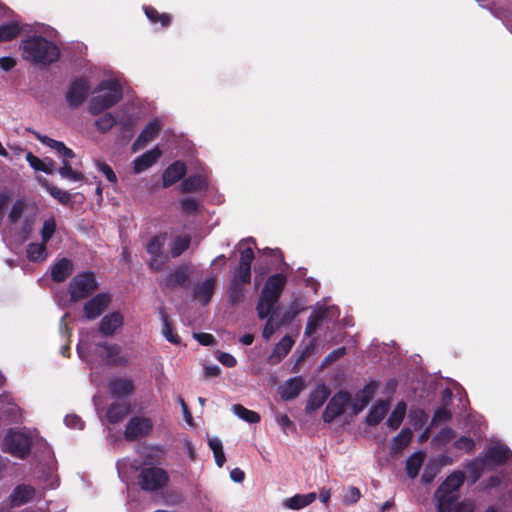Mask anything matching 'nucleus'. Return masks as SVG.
Segmentation results:
<instances>
[{
	"mask_svg": "<svg viewBox=\"0 0 512 512\" xmlns=\"http://www.w3.org/2000/svg\"><path fill=\"white\" fill-rule=\"evenodd\" d=\"M130 412V404L127 402H113L109 405L106 417L111 424L121 422Z\"/></svg>",
	"mask_w": 512,
	"mask_h": 512,
	"instance_id": "nucleus-27",
	"label": "nucleus"
},
{
	"mask_svg": "<svg viewBox=\"0 0 512 512\" xmlns=\"http://www.w3.org/2000/svg\"><path fill=\"white\" fill-rule=\"evenodd\" d=\"M186 171L185 163L180 160L170 164L162 174L163 187L167 188L177 183L185 176Z\"/></svg>",
	"mask_w": 512,
	"mask_h": 512,
	"instance_id": "nucleus-16",
	"label": "nucleus"
},
{
	"mask_svg": "<svg viewBox=\"0 0 512 512\" xmlns=\"http://www.w3.org/2000/svg\"><path fill=\"white\" fill-rule=\"evenodd\" d=\"M163 242L161 241L159 236L152 237L146 246L147 252L152 257H160L162 254Z\"/></svg>",
	"mask_w": 512,
	"mask_h": 512,
	"instance_id": "nucleus-57",
	"label": "nucleus"
},
{
	"mask_svg": "<svg viewBox=\"0 0 512 512\" xmlns=\"http://www.w3.org/2000/svg\"><path fill=\"white\" fill-rule=\"evenodd\" d=\"M162 156V151L155 147L149 151H146L142 155L135 158L133 161V170L135 173H141L148 168L152 167L158 159Z\"/></svg>",
	"mask_w": 512,
	"mask_h": 512,
	"instance_id": "nucleus-20",
	"label": "nucleus"
},
{
	"mask_svg": "<svg viewBox=\"0 0 512 512\" xmlns=\"http://www.w3.org/2000/svg\"><path fill=\"white\" fill-rule=\"evenodd\" d=\"M425 454L422 451L413 453L406 460V472L409 478L414 479L418 476L420 468L424 462Z\"/></svg>",
	"mask_w": 512,
	"mask_h": 512,
	"instance_id": "nucleus-34",
	"label": "nucleus"
},
{
	"mask_svg": "<svg viewBox=\"0 0 512 512\" xmlns=\"http://www.w3.org/2000/svg\"><path fill=\"white\" fill-rule=\"evenodd\" d=\"M215 278H206L201 284L195 287L194 297L197 298L202 305H207L214 293Z\"/></svg>",
	"mask_w": 512,
	"mask_h": 512,
	"instance_id": "nucleus-26",
	"label": "nucleus"
},
{
	"mask_svg": "<svg viewBox=\"0 0 512 512\" xmlns=\"http://www.w3.org/2000/svg\"><path fill=\"white\" fill-rule=\"evenodd\" d=\"M360 497V490L357 487L350 486L343 497V502L345 504H354L360 499Z\"/></svg>",
	"mask_w": 512,
	"mask_h": 512,
	"instance_id": "nucleus-62",
	"label": "nucleus"
},
{
	"mask_svg": "<svg viewBox=\"0 0 512 512\" xmlns=\"http://www.w3.org/2000/svg\"><path fill=\"white\" fill-rule=\"evenodd\" d=\"M456 437V432L450 427L442 428L434 437L433 441L437 445L446 446Z\"/></svg>",
	"mask_w": 512,
	"mask_h": 512,
	"instance_id": "nucleus-50",
	"label": "nucleus"
},
{
	"mask_svg": "<svg viewBox=\"0 0 512 512\" xmlns=\"http://www.w3.org/2000/svg\"><path fill=\"white\" fill-rule=\"evenodd\" d=\"M304 388V381L301 377H293L281 387V397L284 400L295 399Z\"/></svg>",
	"mask_w": 512,
	"mask_h": 512,
	"instance_id": "nucleus-28",
	"label": "nucleus"
},
{
	"mask_svg": "<svg viewBox=\"0 0 512 512\" xmlns=\"http://www.w3.org/2000/svg\"><path fill=\"white\" fill-rule=\"evenodd\" d=\"M124 318L119 311L105 315L99 323V333L103 336H113L123 326Z\"/></svg>",
	"mask_w": 512,
	"mask_h": 512,
	"instance_id": "nucleus-13",
	"label": "nucleus"
},
{
	"mask_svg": "<svg viewBox=\"0 0 512 512\" xmlns=\"http://www.w3.org/2000/svg\"><path fill=\"white\" fill-rule=\"evenodd\" d=\"M389 400H380L373 405L366 416L365 422L368 426H377L385 418L389 411Z\"/></svg>",
	"mask_w": 512,
	"mask_h": 512,
	"instance_id": "nucleus-24",
	"label": "nucleus"
},
{
	"mask_svg": "<svg viewBox=\"0 0 512 512\" xmlns=\"http://www.w3.org/2000/svg\"><path fill=\"white\" fill-rule=\"evenodd\" d=\"M35 138L42 144L54 149L63 159L69 161L75 157L72 149L68 148L63 142L54 140L46 135H41L39 132H33Z\"/></svg>",
	"mask_w": 512,
	"mask_h": 512,
	"instance_id": "nucleus-22",
	"label": "nucleus"
},
{
	"mask_svg": "<svg viewBox=\"0 0 512 512\" xmlns=\"http://www.w3.org/2000/svg\"><path fill=\"white\" fill-rule=\"evenodd\" d=\"M46 245L44 242L41 243H30L26 248V255L30 261L33 262H41L45 260L46 254Z\"/></svg>",
	"mask_w": 512,
	"mask_h": 512,
	"instance_id": "nucleus-37",
	"label": "nucleus"
},
{
	"mask_svg": "<svg viewBox=\"0 0 512 512\" xmlns=\"http://www.w3.org/2000/svg\"><path fill=\"white\" fill-rule=\"evenodd\" d=\"M294 344L293 339L286 335L284 336L274 347L272 352V357L276 356L278 360H281L283 357H285L288 352L291 350L292 346Z\"/></svg>",
	"mask_w": 512,
	"mask_h": 512,
	"instance_id": "nucleus-46",
	"label": "nucleus"
},
{
	"mask_svg": "<svg viewBox=\"0 0 512 512\" xmlns=\"http://www.w3.org/2000/svg\"><path fill=\"white\" fill-rule=\"evenodd\" d=\"M485 463V459H475L467 464L466 469L471 474L474 482L481 477Z\"/></svg>",
	"mask_w": 512,
	"mask_h": 512,
	"instance_id": "nucleus-53",
	"label": "nucleus"
},
{
	"mask_svg": "<svg viewBox=\"0 0 512 512\" xmlns=\"http://www.w3.org/2000/svg\"><path fill=\"white\" fill-rule=\"evenodd\" d=\"M484 459L485 462L504 465L512 463V452L506 445H495L488 448Z\"/></svg>",
	"mask_w": 512,
	"mask_h": 512,
	"instance_id": "nucleus-17",
	"label": "nucleus"
},
{
	"mask_svg": "<svg viewBox=\"0 0 512 512\" xmlns=\"http://www.w3.org/2000/svg\"><path fill=\"white\" fill-rule=\"evenodd\" d=\"M109 392L113 397L121 398L131 395L134 390V382L129 378H114L108 383Z\"/></svg>",
	"mask_w": 512,
	"mask_h": 512,
	"instance_id": "nucleus-18",
	"label": "nucleus"
},
{
	"mask_svg": "<svg viewBox=\"0 0 512 512\" xmlns=\"http://www.w3.org/2000/svg\"><path fill=\"white\" fill-rule=\"evenodd\" d=\"M116 124V117L110 112L104 113L95 121V126L97 130L102 134L110 131Z\"/></svg>",
	"mask_w": 512,
	"mask_h": 512,
	"instance_id": "nucleus-45",
	"label": "nucleus"
},
{
	"mask_svg": "<svg viewBox=\"0 0 512 512\" xmlns=\"http://www.w3.org/2000/svg\"><path fill=\"white\" fill-rule=\"evenodd\" d=\"M198 202L194 198H186L181 201L182 210L187 214H194L198 210Z\"/></svg>",
	"mask_w": 512,
	"mask_h": 512,
	"instance_id": "nucleus-64",
	"label": "nucleus"
},
{
	"mask_svg": "<svg viewBox=\"0 0 512 512\" xmlns=\"http://www.w3.org/2000/svg\"><path fill=\"white\" fill-rule=\"evenodd\" d=\"M189 282L190 268L188 265L183 264L159 280V286L163 291L174 290L176 288H188Z\"/></svg>",
	"mask_w": 512,
	"mask_h": 512,
	"instance_id": "nucleus-8",
	"label": "nucleus"
},
{
	"mask_svg": "<svg viewBox=\"0 0 512 512\" xmlns=\"http://www.w3.org/2000/svg\"><path fill=\"white\" fill-rule=\"evenodd\" d=\"M161 320L163 322L162 334L172 344H180L181 339L177 333L173 332L172 325L169 322L168 315L164 309L160 310Z\"/></svg>",
	"mask_w": 512,
	"mask_h": 512,
	"instance_id": "nucleus-40",
	"label": "nucleus"
},
{
	"mask_svg": "<svg viewBox=\"0 0 512 512\" xmlns=\"http://www.w3.org/2000/svg\"><path fill=\"white\" fill-rule=\"evenodd\" d=\"M24 209H25L24 201L22 199L16 200L10 210L9 215H8L9 222L12 224L17 223L19 221V219L21 218V216L24 212Z\"/></svg>",
	"mask_w": 512,
	"mask_h": 512,
	"instance_id": "nucleus-56",
	"label": "nucleus"
},
{
	"mask_svg": "<svg viewBox=\"0 0 512 512\" xmlns=\"http://www.w3.org/2000/svg\"><path fill=\"white\" fill-rule=\"evenodd\" d=\"M232 279L249 285L251 283V267L239 264Z\"/></svg>",
	"mask_w": 512,
	"mask_h": 512,
	"instance_id": "nucleus-55",
	"label": "nucleus"
},
{
	"mask_svg": "<svg viewBox=\"0 0 512 512\" xmlns=\"http://www.w3.org/2000/svg\"><path fill=\"white\" fill-rule=\"evenodd\" d=\"M276 316V313H273L272 315L266 318V323L262 330V337L265 340H269L273 336V334L282 326V324H280V321L276 320Z\"/></svg>",
	"mask_w": 512,
	"mask_h": 512,
	"instance_id": "nucleus-48",
	"label": "nucleus"
},
{
	"mask_svg": "<svg viewBox=\"0 0 512 512\" xmlns=\"http://www.w3.org/2000/svg\"><path fill=\"white\" fill-rule=\"evenodd\" d=\"M465 481L463 471L452 472L435 491L437 512H451L459 498V488Z\"/></svg>",
	"mask_w": 512,
	"mask_h": 512,
	"instance_id": "nucleus-3",
	"label": "nucleus"
},
{
	"mask_svg": "<svg viewBox=\"0 0 512 512\" xmlns=\"http://www.w3.org/2000/svg\"><path fill=\"white\" fill-rule=\"evenodd\" d=\"M413 438V432L410 428H403L401 432L395 436L391 441L390 449L393 453L397 454L405 449Z\"/></svg>",
	"mask_w": 512,
	"mask_h": 512,
	"instance_id": "nucleus-32",
	"label": "nucleus"
},
{
	"mask_svg": "<svg viewBox=\"0 0 512 512\" xmlns=\"http://www.w3.org/2000/svg\"><path fill=\"white\" fill-rule=\"evenodd\" d=\"M89 91L90 83L86 77L80 76L72 80L65 94L69 107H80L86 101Z\"/></svg>",
	"mask_w": 512,
	"mask_h": 512,
	"instance_id": "nucleus-6",
	"label": "nucleus"
},
{
	"mask_svg": "<svg viewBox=\"0 0 512 512\" xmlns=\"http://www.w3.org/2000/svg\"><path fill=\"white\" fill-rule=\"evenodd\" d=\"M232 411L239 418L250 424L258 423L261 419L260 415L257 412L249 410L242 406L241 404H234L232 406Z\"/></svg>",
	"mask_w": 512,
	"mask_h": 512,
	"instance_id": "nucleus-42",
	"label": "nucleus"
},
{
	"mask_svg": "<svg viewBox=\"0 0 512 512\" xmlns=\"http://www.w3.org/2000/svg\"><path fill=\"white\" fill-rule=\"evenodd\" d=\"M99 287L95 274L92 271H84L72 278L68 291L71 302H78L88 298Z\"/></svg>",
	"mask_w": 512,
	"mask_h": 512,
	"instance_id": "nucleus-5",
	"label": "nucleus"
},
{
	"mask_svg": "<svg viewBox=\"0 0 512 512\" xmlns=\"http://www.w3.org/2000/svg\"><path fill=\"white\" fill-rule=\"evenodd\" d=\"M153 422L150 418L134 416L128 421L124 436L128 441H136L151 433Z\"/></svg>",
	"mask_w": 512,
	"mask_h": 512,
	"instance_id": "nucleus-9",
	"label": "nucleus"
},
{
	"mask_svg": "<svg viewBox=\"0 0 512 512\" xmlns=\"http://www.w3.org/2000/svg\"><path fill=\"white\" fill-rule=\"evenodd\" d=\"M316 499V493L311 492L307 494H296L290 498L284 500V507L291 510H299L302 509L311 503H313Z\"/></svg>",
	"mask_w": 512,
	"mask_h": 512,
	"instance_id": "nucleus-29",
	"label": "nucleus"
},
{
	"mask_svg": "<svg viewBox=\"0 0 512 512\" xmlns=\"http://www.w3.org/2000/svg\"><path fill=\"white\" fill-rule=\"evenodd\" d=\"M278 302V299L272 298L261 293L256 304V312L259 319H266L273 313L277 314L276 305Z\"/></svg>",
	"mask_w": 512,
	"mask_h": 512,
	"instance_id": "nucleus-25",
	"label": "nucleus"
},
{
	"mask_svg": "<svg viewBox=\"0 0 512 512\" xmlns=\"http://www.w3.org/2000/svg\"><path fill=\"white\" fill-rule=\"evenodd\" d=\"M96 166H97L98 170L104 174V176L106 177V179L109 182H111V183L117 182L116 174L114 173L113 169L106 162L97 160Z\"/></svg>",
	"mask_w": 512,
	"mask_h": 512,
	"instance_id": "nucleus-61",
	"label": "nucleus"
},
{
	"mask_svg": "<svg viewBox=\"0 0 512 512\" xmlns=\"http://www.w3.org/2000/svg\"><path fill=\"white\" fill-rule=\"evenodd\" d=\"M160 129L161 126L157 120L150 121L134 141L132 145L133 150H139L148 142L154 140L158 136Z\"/></svg>",
	"mask_w": 512,
	"mask_h": 512,
	"instance_id": "nucleus-19",
	"label": "nucleus"
},
{
	"mask_svg": "<svg viewBox=\"0 0 512 512\" xmlns=\"http://www.w3.org/2000/svg\"><path fill=\"white\" fill-rule=\"evenodd\" d=\"M21 28L16 22H8L0 26V43L15 39L20 34Z\"/></svg>",
	"mask_w": 512,
	"mask_h": 512,
	"instance_id": "nucleus-43",
	"label": "nucleus"
},
{
	"mask_svg": "<svg viewBox=\"0 0 512 512\" xmlns=\"http://www.w3.org/2000/svg\"><path fill=\"white\" fill-rule=\"evenodd\" d=\"M36 494V489L29 484H19L11 492L8 497L9 507H20L31 502Z\"/></svg>",
	"mask_w": 512,
	"mask_h": 512,
	"instance_id": "nucleus-12",
	"label": "nucleus"
},
{
	"mask_svg": "<svg viewBox=\"0 0 512 512\" xmlns=\"http://www.w3.org/2000/svg\"><path fill=\"white\" fill-rule=\"evenodd\" d=\"M331 394L330 389L324 384H318L316 388L310 393L307 400L305 410L307 413H312L323 406Z\"/></svg>",
	"mask_w": 512,
	"mask_h": 512,
	"instance_id": "nucleus-15",
	"label": "nucleus"
},
{
	"mask_svg": "<svg viewBox=\"0 0 512 512\" xmlns=\"http://www.w3.org/2000/svg\"><path fill=\"white\" fill-rule=\"evenodd\" d=\"M56 231V222L55 219L49 218L44 221L42 229H41V239L42 242L47 244L50 239L53 237L54 233Z\"/></svg>",
	"mask_w": 512,
	"mask_h": 512,
	"instance_id": "nucleus-54",
	"label": "nucleus"
},
{
	"mask_svg": "<svg viewBox=\"0 0 512 512\" xmlns=\"http://www.w3.org/2000/svg\"><path fill=\"white\" fill-rule=\"evenodd\" d=\"M42 185L47 189L49 194L55 198L60 204L68 205L72 201V196L69 192L58 188L55 185L50 184L47 180H44Z\"/></svg>",
	"mask_w": 512,
	"mask_h": 512,
	"instance_id": "nucleus-39",
	"label": "nucleus"
},
{
	"mask_svg": "<svg viewBox=\"0 0 512 512\" xmlns=\"http://www.w3.org/2000/svg\"><path fill=\"white\" fill-rule=\"evenodd\" d=\"M112 298L109 293H98L88 300L83 306L84 317L87 320H95L109 306Z\"/></svg>",
	"mask_w": 512,
	"mask_h": 512,
	"instance_id": "nucleus-10",
	"label": "nucleus"
},
{
	"mask_svg": "<svg viewBox=\"0 0 512 512\" xmlns=\"http://www.w3.org/2000/svg\"><path fill=\"white\" fill-rule=\"evenodd\" d=\"M62 166L58 169V173L63 177L73 181H82L84 175L81 172L72 169L71 164L66 159H63Z\"/></svg>",
	"mask_w": 512,
	"mask_h": 512,
	"instance_id": "nucleus-49",
	"label": "nucleus"
},
{
	"mask_svg": "<svg viewBox=\"0 0 512 512\" xmlns=\"http://www.w3.org/2000/svg\"><path fill=\"white\" fill-rule=\"evenodd\" d=\"M254 258L255 254L253 249L251 247L244 248L240 251L239 264L251 267Z\"/></svg>",
	"mask_w": 512,
	"mask_h": 512,
	"instance_id": "nucleus-63",
	"label": "nucleus"
},
{
	"mask_svg": "<svg viewBox=\"0 0 512 512\" xmlns=\"http://www.w3.org/2000/svg\"><path fill=\"white\" fill-rule=\"evenodd\" d=\"M208 446L213 452L216 465L221 468L226 462V457L223 451V444L219 438H210L208 440Z\"/></svg>",
	"mask_w": 512,
	"mask_h": 512,
	"instance_id": "nucleus-41",
	"label": "nucleus"
},
{
	"mask_svg": "<svg viewBox=\"0 0 512 512\" xmlns=\"http://www.w3.org/2000/svg\"><path fill=\"white\" fill-rule=\"evenodd\" d=\"M378 387V381L371 380L355 394L354 402L351 405L354 414L360 413L369 404L376 394Z\"/></svg>",
	"mask_w": 512,
	"mask_h": 512,
	"instance_id": "nucleus-11",
	"label": "nucleus"
},
{
	"mask_svg": "<svg viewBox=\"0 0 512 512\" xmlns=\"http://www.w3.org/2000/svg\"><path fill=\"white\" fill-rule=\"evenodd\" d=\"M191 237L189 235L177 236L174 238L171 246V256L177 258L181 256L190 246Z\"/></svg>",
	"mask_w": 512,
	"mask_h": 512,
	"instance_id": "nucleus-44",
	"label": "nucleus"
},
{
	"mask_svg": "<svg viewBox=\"0 0 512 512\" xmlns=\"http://www.w3.org/2000/svg\"><path fill=\"white\" fill-rule=\"evenodd\" d=\"M5 441L9 445V451L20 457H25L30 451V446L22 435L7 436Z\"/></svg>",
	"mask_w": 512,
	"mask_h": 512,
	"instance_id": "nucleus-30",
	"label": "nucleus"
},
{
	"mask_svg": "<svg viewBox=\"0 0 512 512\" xmlns=\"http://www.w3.org/2000/svg\"><path fill=\"white\" fill-rule=\"evenodd\" d=\"M245 285L246 283L239 282L234 279H230L227 287L228 300L231 305H237L244 300L245 296Z\"/></svg>",
	"mask_w": 512,
	"mask_h": 512,
	"instance_id": "nucleus-31",
	"label": "nucleus"
},
{
	"mask_svg": "<svg viewBox=\"0 0 512 512\" xmlns=\"http://www.w3.org/2000/svg\"><path fill=\"white\" fill-rule=\"evenodd\" d=\"M144 12L152 23H160L161 27H168L171 24L172 18L168 13H159L158 10L152 6H145Z\"/></svg>",
	"mask_w": 512,
	"mask_h": 512,
	"instance_id": "nucleus-36",
	"label": "nucleus"
},
{
	"mask_svg": "<svg viewBox=\"0 0 512 512\" xmlns=\"http://www.w3.org/2000/svg\"><path fill=\"white\" fill-rule=\"evenodd\" d=\"M168 472L158 466L143 467L137 476V483L142 491L158 492L164 489L169 483Z\"/></svg>",
	"mask_w": 512,
	"mask_h": 512,
	"instance_id": "nucleus-4",
	"label": "nucleus"
},
{
	"mask_svg": "<svg viewBox=\"0 0 512 512\" xmlns=\"http://www.w3.org/2000/svg\"><path fill=\"white\" fill-rule=\"evenodd\" d=\"M326 317V309H320L318 311H314L311 313V315L308 317L307 324L305 327V335L311 336L313 335L324 318Z\"/></svg>",
	"mask_w": 512,
	"mask_h": 512,
	"instance_id": "nucleus-38",
	"label": "nucleus"
},
{
	"mask_svg": "<svg viewBox=\"0 0 512 512\" xmlns=\"http://www.w3.org/2000/svg\"><path fill=\"white\" fill-rule=\"evenodd\" d=\"M351 403V394L348 391L340 390L336 392L329 400L322 418L325 423H331L335 418L342 415L348 405Z\"/></svg>",
	"mask_w": 512,
	"mask_h": 512,
	"instance_id": "nucleus-7",
	"label": "nucleus"
},
{
	"mask_svg": "<svg viewBox=\"0 0 512 512\" xmlns=\"http://www.w3.org/2000/svg\"><path fill=\"white\" fill-rule=\"evenodd\" d=\"M287 282V277L282 273L269 276L261 291L262 294L280 299Z\"/></svg>",
	"mask_w": 512,
	"mask_h": 512,
	"instance_id": "nucleus-14",
	"label": "nucleus"
},
{
	"mask_svg": "<svg viewBox=\"0 0 512 512\" xmlns=\"http://www.w3.org/2000/svg\"><path fill=\"white\" fill-rule=\"evenodd\" d=\"M23 59L43 66L55 63L60 58V49L43 36L32 35L22 41L20 46Z\"/></svg>",
	"mask_w": 512,
	"mask_h": 512,
	"instance_id": "nucleus-1",
	"label": "nucleus"
},
{
	"mask_svg": "<svg viewBox=\"0 0 512 512\" xmlns=\"http://www.w3.org/2000/svg\"><path fill=\"white\" fill-rule=\"evenodd\" d=\"M204 186V179L200 175L189 176L181 183V190L184 193L195 192L202 189Z\"/></svg>",
	"mask_w": 512,
	"mask_h": 512,
	"instance_id": "nucleus-47",
	"label": "nucleus"
},
{
	"mask_svg": "<svg viewBox=\"0 0 512 512\" xmlns=\"http://www.w3.org/2000/svg\"><path fill=\"white\" fill-rule=\"evenodd\" d=\"M103 91L105 93L94 96L89 101L88 112L93 116L100 115L123 98V88L117 79L102 80L94 90V92Z\"/></svg>",
	"mask_w": 512,
	"mask_h": 512,
	"instance_id": "nucleus-2",
	"label": "nucleus"
},
{
	"mask_svg": "<svg viewBox=\"0 0 512 512\" xmlns=\"http://www.w3.org/2000/svg\"><path fill=\"white\" fill-rule=\"evenodd\" d=\"M97 346L105 350V359L109 364L114 366H126L128 364V358L121 355V347L118 344L104 342L98 343Z\"/></svg>",
	"mask_w": 512,
	"mask_h": 512,
	"instance_id": "nucleus-23",
	"label": "nucleus"
},
{
	"mask_svg": "<svg viewBox=\"0 0 512 512\" xmlns=\"http://www.w3.org/2000/svg\"><path fill=\"white\" fill-rule=\"evenodd\" d=\"M25 158L29 165L36 171H41L47 174H52L54 171V162L51 159H48V162H45L31 152H28Z\"/></svg>",
	"mask_w": 512,
	"mask_h": 512,
	"instance_id": "nucleus-35",
	"label": "nucleus"
},
{
	"mask_svg": "<svg viewBox=\"0 0 512 512\" xmlns=\"http://www.w3.org/2000/svg\"><path fill=\"white\" fill-rule=\"evenodd\" d=\"M410 421L415 430H421L427 422V414L423 409H416L410 411Z\"/></svg>",
	"mask_w": 512,
	"mask_h": 512,
	"instance_id": "nucleus-51",
	"label": "nucleus"
},
{
	"mask_svg": "<svg viewBox=\"0 0 512 512\" xmlns=\"http://www.w3.org/2000/svg\"><path fill=\"white\" fill-rule=\"evenodd\" d=\"M456 449L465 450L466 452H472L475 447V442L472 438L467 436H461L454 442Z\"/></svg>",
	"mask_w": 512,
	"mask_h": 512,
	"instance_id": "nucleus-59",
	"label": "nucleus"
},
{
	"mask_svg": "<svg viewBox=\"0 0 512 512\" xmlns=\"http://www.w3.org/2000/svg\"><path fill=\"white\" fill-rule=\"evenodd\" d=\"M300 313V309L292 304L281 316L280 318V324H282V326H286V325H289L291 324L294 319L296 318V316Z\"/></svg>",
	"mask_w": 512,
	"mask_h": 512,
	"instance_id": "nucleus-58",
	"label": "nucleus"
},
{
	"mask_svg": "<svg viewBox=\"0 0 512 512\" xmlns=\"http://www.w3.org/2000/svg\"><path fill=\"white\" fill-rule=\"evenodd\" d=\"M451 419L452 413L448 409L444 407L438 408L433 414L432 424L436 425L439 423H444L450 421Z\"/></svg>",
	"mask_w": 512,
	"mask_h": 512,
	"instance_id": "nucleus-60",
	"label": "nucleus"
},
{
	"mask_svg": "<svg viewBox=\"0 0 512 512\" xmlns=\"http://www.w3.org/2000/svg\"><path fill=\"white\" fill-rule=\"evenodd\" d=\"M440 472V464L437 462L428 463L423 471L421 480L425 484H430L434 481L437 474Z\"/></svg>",
	"mask_w": 512,
	"mask_h": 512,
	"instance_id": "nucleus-52",
	"label": "nucleus"
},
{
	"mask_svg": "<svg viewBox=\"0 0 512 512\" xmlns=\"http://www.w3.org/2000/svg\"><path fill=\"white\" fill-rule=\"evenodd\" d=\"M74 265L72 260L63 257L51 267V279L55 283L64 282L72 273Z\"/></svg>",
	"mask_w": 512,
	"mask_h": 512,
	"instance_id": "nucleus-21",
	"label": "nucleus"
},
{
	"mask_svg": "<svg viewBox=\"0 0 512 512\" xmlns=\"http://www.w3.org/2000/svg\"><path fill=\"white\" fill-rule=\"evenodd\" d=\"M406 410L407 405L404 401H400L396 404L387 420V426L390 430H397L400 427L404 420Z\"/></svg>",
	"mask_w": 512,
	"mask_h": 512,
	"instance_id": "nucleus-33",
	"label": "nucleus"
}]
</instances>
